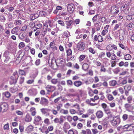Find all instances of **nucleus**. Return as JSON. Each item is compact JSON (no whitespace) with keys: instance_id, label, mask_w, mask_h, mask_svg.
Returning a JSON list of instances; mask_svg holds the SVG:
<instances>
[{"instance_id":"nucleus-3","label":"nucleus","mask_w":134,"mask_h":134,"mask_svg":"<svg viewBox=\"0 0 134 134\" xmlns=\"http://www.w3.org/2000/svg\"><path fill=\"white\" fill-rule=\"evenodd\" d=\"M85 63L83 64L82 69L85 71H86L89 68V65L91 63L88 59H85L84 60Z\"/></svg>"},{"instance_id":"nucleus-6","label":"nucleus","mask_w":134,"mask_h":134,"mask_svg":"<svg viewBox=\"0 0 134 134\" xmlns=\"http://www.w3.org/2000/svg\"><path fill=\"white\" fill-rule=\"evenodd\" d=\"M51 110V109L46 108H43L41 109V111L42 114L46 116L49 115V113L48 112Z\"/></svg>"},{"instance_id":"nucleus-7","label":"nucleus","mask_w":134,"mask_h":134,"mask_svg":"<svg viewBox=\"0 0 134 134\" xmlns=\"http://www.w3.org/2000/svg\"><path fill=\"white\" fill-rule=\"evenodd\" d=\"M1 110L2 112L6 111L8 108V104L6 103H3L1 104L0 107Z\"/></svg>"},{"instance_id":"nucleus-32","label":"nucleus","mask_w":134,"mask_h":134,"mask_svg":"<svg viewBox=\"0 0 134 134\" xmlns=\"http://www.w3.org/2000/svg\"><path fill=\"white\" fill-rule=\"evenodd\" d=\"M86 55H81L79 58V60L80 62L82 61L85 58Z\"/></svg>"},{"instance_id":"nucleus-49","label":"nucleus","mask_w":134,"mask_h":134,"mask_svg":"<svg viewBox=\"0 0 134 134\" xmlns=\"http://www.w3.org/2000/svg\"><path fill=\"white\" fill-rule=\"evenodd\" d=\"M15 23L16 25H19L21 24V20H15Z\"/></svg>"},{"instance_id":"nucleus-11","label":"nucleus","mask_w":134,"mask_h":134,"mask_svg":"<svg viewBox=\"0 0 134 134\" xmlns=\"http://www.w3.org/2000/svg\"><path fill=\"white\" fill-rule=\"evenodd\" d=\"M96 115L97 118L99 119L103 117L104 115V113L102 111L99 110L96 112Z\"/></svg>"},{"instance_id":"nucleus-43","label":"nucleus","mask_w":134,"mask_h":134,"mask_svg":"<svg viewBox=\"0 0 134 134\" xmlns=\"http://www.w3.org/2000/svg\"><path fill=\"white\" fill-rule=\"evenodd\" d=\"M70 33L68 31H65L63 34V35L64 37H68L69 36V35Z\"/></svg>"},{"instance_id":"nucleus-46","label":"nucleus","mask_w":134,"mask_h":134,"mask_svg":"<svg viewBox=\"0 0 134 134\" xmlns=\"http://www.w3.org/2000/svg\"><path fill=\"white\" fill-rule=\"evenodd\" d=\"M67 55L68 56H70L72 54V51L70 49H68L66 51Z\"/></svg>"},{"instance_id":"nucleus-12","label":"nucleus","mask_w":134,"mask_h":134,"mask_svg":"<svg viewBox=\"0 0 134 134\" xmlns=\"http://www.w3.org/2000/svg\"><path fill=\"white\" fill-rule=\"evenodd\" d=\"M119 37L120 40H123L125 34V32L124 30L121 29H120L119 30Z\"/></svg>"},{"instance_id":"nucleus-40","label":"nucleus","mask_w":134,"mask_h":134,"mask_svg":"<svg viewBox=\"0 0 134 134\" xmlns=\"http://www.w3.org/2000/svg\"><path fill=\"white\" fill-rule=\"evenodd\" d=\"M58 23L62 26H65V24L62 20H59L58 21Z\"/></svg>"},{"instance_id":"nucleus-16","label":"nucleus","mask_w":134,"mask_h":134,"mask_svg":"<svg viewBox=\"0 0 134 134\" xmlns=\"http://www.w3.org/2000/svg\"><path fill=\"white\" fill-rule=\"evenodd\" d=\"M101 18V17L98 15L97 14L94 16L92 20L93 22L94 23L97 21H98Z\"/></svg>"},{"instance_id":"nucleus-63","label":"nucleus","mask_w":134,"mask_h":134,"mask_svg":"<svg viewBox=\"0 0 134 134\" xmlns=\"http://www.w3.org/2000/svg\"><path fill=\"white\" fill-rule=\"evenodd\" d=\"M62 106V104L60 103L57 106V108L58 110H59L61 108Z\"/></svg>"},{"instance_id":"nucleus-26","label":"nucleus","mask_w":134,"mask_h":134,"mask_svg":"<svg viewBox=\"0 0 134 134\" xmlns=\"http://www.w3.org/2000/svg\"><path fill=\"white\" fill-rule=\"evenodd\" d=\"M65 23L66 26H71L74 23V21L72 20H70L68 21H66Z\"/></svg>"},{"instance_id":"nucleus-4","label":"nucleus","mask_w":134,"mask_h":134,"mask_svg":"<svg viewBox=\"0 0 134 134\" xmlns=\"http://www.w3.org/2000/svg\"><path fill=\"white\" fill-rule=\"evenodd\" d=\"M110 12L112 14L116 15L119 12V10L117 7L114 5L111 7Z\"/></svg>"},{"instance_id":"nucleus-55","label":"nucleus","mask_w":134,"mask_h":134,"mask_svg":"<svg viewBox=\"0 0 134 134\" xmlns=\"http://www.w3.org/2000/svg\"><path fill=\"white\" fill-rule=\"evenodd\" d=\"M94 110L92 109H89L87 111L88 114L90 115L93 114L94 113Z\"/></svg>"},{"instance_id":"nucleus-31","label":"nucleus","mask_w":134,"mask_h":134,"mask_svg":"<svg viewBox=\"0 0 134 134\" xmlns=\"http://www.w3.org/2000/svg\"><path fill=\"white\" fill-rule=\"evenodd\" d=\"M128 29L131 30L134 27V24L132 23H130L127 26Z\"/></svg>"},{"instance_id":"nucleus-53","label":"nucleus","mask_w":134,"mask_h":134,"mask_svg":"<svg viewBox=\"0 0 134 134\" xmlns=\"http://www.w3.org/2000/svg\"><path fill=\"white\" fill-rule=\"evenodd\" d=\"M111 56V59L112 60H115L116 58V56L115 54L114 53H112Z\"/></svg>"},{"instance_id":"nucleus-14","label":"nucleus","mask_w":134,"mask_h":134,"mask_svg":"<svg viewBox=\"0 0 134 134\" xmlns=\"http://www.w3.org/2000/svg\"><path fill=\"white\" fill-rule=\"evenodd\" d=\"M125 107L127 110L130 111L133 109L132 105L128 103H126L125 105Z\"/></svg>"},{"instance_id":"nucleus-23","label":"nucleus","mask_w":134,"mask_h":134,"mask_svg":"<svg viewBox=\"0 0 134 134\" xmlns=\"http://www.w3.org/2000/svg\"><path fill=\"white\" fill-rule=\"evenodd\" d=\"M106 97L108 100L110 101H112L114 99V98L112 95L110 94H107L106 95Z\"/></svg>"},{"instance_id":"nucleus-51","label":"nucleus","mask_w":134,"mask_h":134,"mask_svg":"<svg viewBox=\"0 0 134 134\" xmlns=\"http://www.w3.org/2000/svg\"><path fill=\"white\" fill-rule=\"evenodd\" d=\"M33 129V127L31 125L29 126L27 128V130L29 131H32Z\"/></svg>"},{"instance_id":"nucleus-56","label":"nucleus","mask_w":134,"mask_h":134,"mask_svg":"<svg viewBox=\"0 0 134 134\" xmlns=\"http://www.w3.org/2000/svg\"><path fill=\"white\" fill-rule=\"evenodd\" d=\"M128 115L126 114H124L122 117L123 120L125 121L127 120L128 118Z\"/></svg>"},{"instance_id":"nucleus-57","label":"nucleus","mask_w":134,"mask_h":134,"mask_svg":"<svg viewBox=\"0 0 134 134\" xmlns=\"http://www.w3.org/2000/svg\"><path fill=\"white\" fill-rule=\"evenodd\" d=\"M5 20L6 19L5 17L2 16H0V21L4 22Z\"/></svg>"},{"instance_id":"nucleus-17","label":"nucleus","mask_w":134,"mask_h":134,"mask_svg":"<svg viewBox=\"0 0 134 134\" xmlns=\"http://www.w3.org/2000/svg\"><path fill=\"white\" fill-rule=\"evenodd\" d=\"M82 84V82L80 81H76L74 82V85L76 87H79L81 86Z\"/></svg>"},{"instance_id":"nucleus-37","label":"nucleus","mask_w":134,"mask_h":134,"mask_svg":"<svg viewBox=\"0 0 134 134\" xmlns=\"http://www.w3.org/2000/svg\"><path fill=\"white\" fill-rule=\"evenodd\" d=\"M49 70L48 68H45L42 70V74H44L48 72H49Z\"/></svg>"},{"instance_id":"nucleus-2","label":"nucleus","mask_w":134,"mask_h":134,"mask_svg":"<svg viewBox=\"0 0 134 134\" xmlns=\"http://www.w3.org/2000/svg\"><path fill=\"white\" fill-rule=\"evenodd\" d=\"M76 48L79 51H82L85 49V44L84 42L80 41L77 44Z\"/></svg>"},{"instance_id":"nucleus-27","label":"nucleus","mask_w":134,"mask_h":134,"mask_svg":"<svg viewBox=\"0 0 134 134\" xmlns=\"http://www.w3.org/2000/svg\"><path fill=\"white\" fill-rule=\"evenodd\" d=\"M124 58L126 60H130L132 58L131 55L129 54H126L124 56Z\"/></svg>"},{"instance_id":"nucleus-41","label":"nucleus","mask_w":134,"mask_h":134,"mask_svg":"<svg viewBox=\"0 0 134 134\" xmlns=\"http://www.w3.org/2000/svg\"><path fill=\"white\" fill-rule=\"evenodd\" d=\"M25 78L23 76H21L20 77L19 81V83L20 84H22L24 81Z\"/></svg>"},{"instance_id":"nucleus-61","label":"nucleus","mask_w":134,"mask_h":134,"mask_svg":"<svg viewBox=\"0 0 134 134\" xmlns=\"http://www.w3.org/2000/svg\"><path fill=\"white\" fill-rule=\"evenodd\" d=\"M69 111L70 113L72 114H75L76 113V110L74 109H70Z\"/></svg>"},{"instance_id":"nucleus-50","label":"nucleus","mask_w":134,"mask_h":134,"mask_svg":"<svg viewBox=\"0 0 134 134\" xmlns=\"http://www.w3.org/2000/svg\"><path fill=\"white\" fill-rule=\"evenodd\" d=\"M91 123V121L90 120H88L87 121V126L88 127H91V126L90 125V124Z\"/></svg>"},{"instance_id":"nucleus-8","label":"nucleus","mask_w":134,"mask_h":134,"mask_svg":"<svg viewBox=\"0 0 134 134\" xmlns=\"http://www.w3.org/2000/svg\"><path fill=\"white\" fill-rule=\"evenodd\" d=\"M68 11L70 13L73 12L74 9V6L72 3L68 4L67 7Z\"/></svg>"},{"instance_id":"nucleus-15","label":"nucleus","mask_w":134,"mask_h":134,"mask_svg":"<svg viewBox=\"0 0 134 134\" xmlns=\"http://www.w3.org/2000/svg\"><path fill=\"white\" fill-rule=\"evenodd\" d=\"M118 65L120 67L124 66L125 67H127L128 66L129 63L128 62H124L123 61H121L119 63Z\"/></svg>"},{"instance_id":"nucleus-39","label":"nucleus","mask_w":134,"mask_h":134,"mask_svg":"<svg viewBox=\"0 0 134 134\" xmlns=\"http://www.w3.org/2000/svg\"><path fill=\"white\" fill-rule=\"evenodd\" d=\"M63 118H65V117L61 116L60 117L59 119V124H62L64 120Z\"/></svg>"},{"instance_id":"nucleus-25","label":"nucleus","mask_w":134,"mask_h":134,"mask_svg":"<svg viewBox=\"0 0 134 134\" xmlns=\"http://www.w3.org/2000/svg\"><path fill=\"white\" fill-rule=\"evenodd\" d=\"M131 87L130 85L127 84L124 87V89L125 90L130 91L131 89Z\"/></svg>"},{"instance_id":"nucleus-47","label":"nucleus","mask_w":134,"mask_h":134,"mask_svg":"<svg viewBox=\"0 0 134 134\" xmlns=\"http://www.w3.org/2000/svg\"><path fill=\"white\" fill-rule=\"evenodd\" d=\"M72 107H75L76 109H77V110L80 109V106L79 105L76 103L75 104L73 105Z\"/></svg>"},{"instance_id":"nucleus-34","label":"nucleus","mask_w":134,"mask_h":134,"mask_svg":"<svg viewBox=\"0 0 134 134\" xmlns=\"http://www.w3.org/2000/svg\"><path fill=\"white\" fill-rule=\"evenodd\" d=\"M51 82L52 84L55 85L57 84L58 82V79L54 78L52 79L51 80Z\"/></svg>"},{"instance_id":"nucleus-29","label":"nucleus","mask_w":134,"mask_h":134,"mask_svg":"<svg viewBox=\"0 0 134 134\" xmlns=\"http://www.w3.org/2000/svg\"><path fill=\"white\" fill-rule=\"evenodd\" d=\"M18 72L19 75H20L26 76V73L24 70L21 69H19Z\"/></svg>"},{"instance_id":"nucleus-60","label":"nucleus","mask_w":134,"mask_h":134,"mask_svg":"<svg viewBox=\"0 0 134 134\" xmlns=\"http://www.w3.org/2000/svg\"><path fill=\"white\" fill-rule=\"evenodd\" d=\"M77 126L78 129H80L82 127L83 125L81 123H79L77 125Z\"/></svg>"},{"instance_id":"nucleus-35","label":"nucleus","mask_w":134,"mask_h":134,"mask_svg":"<svg viewBox=\"0 0 134 134\" xmlns=\"http://www.w3.org/2000/svg\"><path fill=\"white\" fill-rule=\"evenodd\" d=\"M106 69L104 67V66L103 65H101L100 71L101 72H105L106 71Z\"/></svg>"},{"instance_id":"nucleus-24","label":"nucleus","mask_w":134,"mask_h":134,"mask_svg":"<svg viewBox=\"0 0 134 134\" xmlns=\"http://www.w3.org/2000/svg\"><path fill=\"white\" fill-rule=\"evenodd\" d=\"M117 83V81L115 80H112L109 82V84L111 86H114Z\"/></svg>"},{"instance_id":"nucleus-62","label":"nucleus","mask_w":134,"mask_h":134,"mask_svg":"<svg viewBox=\"0 0 134 134\" xmlns=\"http://www.w3.org/2000/svg\"><path fill=\"white\" fill-rule=\"evenodd\" d=\"M101 106L103 108V110L105 108L108 107L107 104L105 103H103L102 104H101Z\"/></svg>"},{"instance_id":"nucleus-1","label":"nucleus","mask_w":134,"mask_h":134,"mask_svg":"<svg viewBox=\"0 0 134 134\" xmlns=\"http://www.w3.org/2000/svg\"><path fill=\"white\" fill-rule=\"evenodd\" d=\"M113 119L110 121L111 124L113 126H116L119 125L120 122V119L119 117L114 116Z\"/></svg>"},{"instance_id":"nucleus-9","label":"nucleus","mask_w":134,"mask_h":134,"mask_svg":"<svg viewBox=\"0 0 134 134\" xmlns=\"http://www.w3.org/2000/svg\"><path fill=\"white\" fill-rule=\"evenodd\" d=\"M46 88L48 92H53L56 89V87L54 86L48 85L46 87Z\"/></svg>"},{"instance_id":"nucleus-19","label":"nucleus","mask_w":134,"mask_h":134,"mask_svg":"<svg viewBox=\"0 0 134 134\" xmlns=\"http://www.w3.org/2000/svg\"><path fill=\"white\" fill-rule=\"evenodd\" d=\"M19 27H16L13 28L11 30V33L13 34L16 33V34L17 35L18 34H16L19 31Z\"/></svg>"},{"instance_id":"nucleus-30","label":"nucleus","mask_w":134,"mask_h":134,"mask_svg":"<svg viewBox=\"0 0 134 134\" xmlns=\"http://www.w3.org/2000/svg\"><path fill=\"white\" fill-rule=\"evenodd\" d=\"M70 126L67 122H65L64 123V128L66 129H68L70 128Z\"/></svg>"},{"instance_id":"nucleus-10","label":"nucleus","mask_w":134,"mask_h":134,"mask_svg":"<svg viewBox=\"0 0 134 134\" xmlns=\"http://www.w3.org/2000/svg\"><path fill=\"white\" fill-rule=\"evenodd\" d=\"M18 78L14 76H12L10 77L11 80L10 81V83L11 85H15L17 82Z\"/></svg>"},{"instance_id":"nucleus-21","label":"nucleus","mask_w":134,"mask_h":134,"mask_svg":"<svg viewBox=\"0 0 134 134\" xmlns=\"http://www.w3.org/2000/svg\"><path fill=\"white\" fill-rule=\"evenodd\" d=\"M104 110L107 115H111V112L110 111V109L108 107L104 109Z\"/></svg>"},{"instance_id":"nucleus-45","label":"nucleus","mask_w":134,"mask_h":134,"mask_svg":"<svg viewBox=\"0 0 134 134\" xmlns=\"http://www.w3.org/2000/svg\"><path fill=\"white\" fill-rule=\"evenodd\" d=\"M3 94H4L5 96L7 98L9 97L10 96V93L9 92H8L3 93Z\"/></svg>"},{"instance_id":"nucleus-18","label":"nucleus","mask_w":134,"mask_h":134,"mask_svg":"<svg viewBox=\"0 0 134 134\" xmlns=\"http://www.w3.org/2000/svg\"><path fill=\"white\" fill-rule=\"evenodd\" d=\"M132 124L127 125H125L124 126V128L127 129L128 130H131L133 128V126H132Z\"/></svg>"},{"instance_id":"nucleus-58","label":"nucleus","mask_w":134,"mask_h":134,"mask_svg":"<svg viewBox=\"0 0 134 134\" xmlns=\"http://www.w3.org/2000/svg\"><path fill=\"white\" fill-rule=\"evenodd\" d=\"M67 120L69 122H71L72 121V118L71 116L68 115L67 116Z\"/></svg>"},{"instance_id":"nucleus-13","label":"nucleus","mask_w":134,"mask_h":134,"mask_svg":"<svg viewBox=\"0 0 134 134\" xmlns=\"http://www.w3.org/2000/svg\"><path fill=\"white\" fill-rule=\"evenodd\" d=\"M116 49L117 47L114 44H110L107 46L106 47L107 50L109 51H111L113 49L116 50Z\"/></svg>"},{"instance_id":"nucleus-38","label":"nucleus","mask_w":134,"mask_h":134,"mask_svg":"<svg viewBox=\"0 0 134 134\" xmlns=\"http://www.w3.org/2000/svg\"><path fill=\"white\" fill-rule=\"evenodd\" d=\"M19 39H21L23 40L25 37V36L23 34L20 33L18 36Z\"/></svg>"},{"instance_id":"nucleus-22","label":"nucleus","mask_w":134,"mask_h":134,"mask_svg":"<svg viewBox=\"0 0 134 134\" xmlns=\"http://www.w3.org/2000/svg\"><path fill=\"white\" fill-rule=\"evenodd\" d=\"M32 120V118L31 116L29 114H27L25 119V120L26 122H30Z\"/></svg>"},{"instance_id":"nucleus-20","label":"nucleus","mask_w":134,"mask_h":134,"mask_svg":"<svg viewBox=\"0 0 134 134\" xmlns=\"http://www.w3.org/2000/svg\"><path fill=\"white\" fill-rule=\"evenodd\" d=\"M30 111L31 113V114L32 116H35L36 113L35 108L32 107L30 109Z\"/></svg>"},{"instance_id":"nucleus-28","label":"nucleus","mask_w":134,"mask_h":134,"mask_svg":"<svg viewBox=\"0 0 134 134\" xmlns=\"http://www.w3.org/2000/svg\"><path fill=\"white\" fill-rule=\"evenodd\" d=\"M41 120V118L39 116H36L34 118V121L37 122H38Z\"/></svg>"},{"instance_id":"nucleus-59","label":"nucleus","mask_w":134,"mask_h":134,"mask_svg":"<svg viewBox=\"0 0 134 134\" xmlns=\"http://www.w3.org/2000/svg\"><path fill=\"white\" fill-rule=\"evenodd\" d=\"M59 94L58 92L57 91L55 92L53 94L51 95V97L53 98L54 97L58 95Z\"/></svg>"},{"instance_id":"nucleus-54","label":"nucleus","mask_w":134,"mask_h":134,"mask_svg":"<svg viewBox=\"0 0 134 134\" xmlns=\"http://www.w3.org/2000/svg\"><path fill=\"white\" fill-rule=\"evenodd\" d=\"M3 129L4 130H8L9 129V125L8 123L4 125L3 127Z\"/></svg>"},{"instance_id":"nucleus-64","label":"nucleus","mask_w":134,"mask_h":134,"mask_svg":"<svg viewBox=\"0 0 134 134\" xmlns=\"http://www.w3.org/2000/svg\"><path fill=\"white\" fill-rule=\"evenodd\" d=\"M118 90L120 92V93L121 94H122L124 93V91L122 87H120L118 88Z\"/></svg>"},{"instance_id":"nucleus-33","label":"nucleus","mask_w":134,"mask_h":134,"mask_svg":"<svg viewBox=\"0 0 134 134\" xmlns=\"http://www.w3.org/2000/svg\"><path fill=\"white\" fill-rule=\"evenodd\" d=\"M60 112L65 114H67L68 113V110H64L63 109H62L60 110Z\"/></svg>"},{"instance_id":"nucleus-36","label":"nucleus","mask_w":134,"mask_h":134,"mask_svg":"<svg viewBox=\"0 0 134 134\" xmlns=\"http://www.w3.org/2000/svg\"><path fill=\"white\" fill-rule=\"evenodd\" d=\"M92 132L93 134H97L99 133V131L96 128L92 129H91Z\"/></svg>"},{"instance_id":"nucleus-52","label":"nucleus","mask_w":134,"mask_h":134,"mask_svg":"<svg viewBox=\"0 0 134 134\" xmlns=\"http://www.w3.org/2000/svg\"><path fill=\"white\" fill-rule=\"evenodd\" d=\"M16 113L17 115H23V113L19 110H16Z\"/></svg>"},{"instance_id":"nucleus-5","label":"nucleus","mask_w":134,"mask_h":134,"mask_svg":"<svg viewBox=\"0 0 134 134\" xmlns=\"http://www.w3.org/2000/svg\"><path fill=\"white\" fill-rule=\"evenodd\" d=\"M49 103L48 100L44 97H41V98L40 104L42 105H47Z\"/></svg>"},{"instance_id":"nucleus-42","label":"nucleus","mask_w":134,"mask_h":134,"mask_svg":"<svg viewBox=\"0 0 134 134\" xmlns=\"http://www.w3.org/2000/svg\"><path fill=\"white\" fill-rule=\"evenodd\" d=\"M119 45L120 47L122 49H124V50L125 49H127V48L126 47H125L124 45L121 43H119Z\"/></svg>"},{"instance_id":"nucleus-44","label":"nucleus","mask_w":134,"mask_h":134,"mask_svg":"<svg viewBox=\"0 0 134 134\" xmlns=\"http://www.w3.org/2000/svg\"><path fill=\"white\" fill-rule=\"evenodd\" d=\"M103 38L101 35H99L97 37V40L99 42H101L103 41Z\"/></svg>"},{"instance_id":"nucleus-48","label":"nucleus","mask_w":134,"mask_h":134,"mask_svg":"<svg viewBox=\"0 0 134 134\" xmlns=\"http://www.w3.org/2000/svg\"><path fill=\"white\" fill-rule=\"evenodd\" d=\"M67 83L68 85L72 86V82L71 80H68L67 81Z\"/></svg>"}]
</instances>
